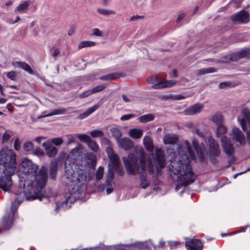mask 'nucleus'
Instances as JSON below:
<instances>
[{
	"instance_id": "obj_1",
	"label": "nucleus",
	"mask_w": 250,
	"mask_h": 250,
	"mask_svg": "<svg viewBox=\"0 0 250 250\" xmlns=\"http://www.w3.org/2000/svg\"><path fill=\"white\" fill-rule=\"evenodd\" d=\"M168 153L171 157L169 170L177 176V182L182 186L192 183L195 176L192 170L190 160H195V156L188 141L178 145L177 153L173 149H169Z\"/></svg>"
},
{
	"instance_id": "obj_2",
	"label": "nucleus",
	"mask_w": 250,
	"mask_h": 250,
	"mask_svg": "<svg viewBox=\"0 0 250 250\" xmlns=\"http://www.w3.org/2000/svg\"><path fill=\"white\" fill-rule=\"evenodd\" d=\"M21 166L23 169L19 176L20 187L26 186V194L31 188L36 189V192L38 190L43 192L48 178L47 168L42 166L38 172V166L27 158L22 160Z\"/></svg>"
},
{
	"instance_id": "obj_3",
	"label": "nucleus",
	"mask_w": 250,
	"mask_h": 250,
	"mask_svg": "<svg viewBox=\"0 0 250 250\" xmlns=\"http://www.w3.org/2000/svg\"><path fill=\"white\" fill-rule=\"evenodd\" d=\"M146 154L142 148H135L134 152L130 153L128 157L122 159L126 172L128 175L140 174V187L146 189L150 185L146 173Z\"/></svg>"
},
{
	"instance_id": "obj_4",
	"label": "nucleus",
	"mask_w": 250,
	"mask_h": 250,
	"mask_svg": "<svg viewBox=\"0 0 250 250\" xmlns=\"http://www.w3.org/2000/svg\"><path fill=\"white\" fill-rule=\"evenodd\" d=\"M16 154L7 147H3L0 152V188L9 191L12 185L11 176L16 168Z\"/></svg>"
},
{
	"instance_id": "obj_5",
	"label": "nucleus",
	"mask_w": 250,
	"mask_h": 250,
	"mask_svg": "<svg viewBox=\"0 0 250 250\" xmlns=\"http://www.w3.org/2000/svg\"><path fill=\"white\" fill-rule=\"evenodd\" d=\"M26 186H23V189H21L20 191H17V197L15 200L12 203L10 210L12 213L13 216H14L17 212L18 206L25 199L26 200L30 201L35 199H39L42 201V198L44 197L43 192L40 190H38L36 192V189L34 188H29V193H25L26 190Z\"/></svg>"
},
{
	"instance_id": "obj_6",
	"label": "nucleus",
	"mask_w": 250,
	"mask_h": 250,
	"mask_svg": "<svg viewBox=\"0 0 250 250\" xmlns=\"http://www.w3.org/2000/svg\"><path fill=\"white\" fill-rule=\"evenodd\" d=\"M153 162L151 159L147 160L148 172L152 174L154 173L155 169L157 172L162 168L165 167L166 160L164 152L162 148H157L155 150V154L153 156Z\"/></svg>"
},
{
	"instance_id": "obj_7",
	"label": "nucleus",
	"mask_w": 250,
	"mask_h": 250,
	"mask_svg": "<svg viewBox=\"0 0 250 250\" xmlns=\"http://www.w3.org/2000/svg\"><path fill=\"white\" fill-rule=\"evenodd\" d=\"M83 168L82 166L81 168L77 167V165L73 163L70 169L67 168L66 170L68 179L75 184L85 181L86 175L84 169Z\"/></svg>"
},
{
	"instance_id": "obj_8",
	"label": "nucleus",
	"mask_w": 250,
	"mask_h": 250,
	"mask_svg": "<svg viewBox=\"0 0 250 250\" xmlns=\"http://www.w3.org/2000/svg\"><path fill=\"white\" fill-rule=\"evenodd\" d=\"M157 76H151L148 77L146 80L147 83L153 84L152 87L155 89L171 87L176 83L175 80H166L161 82H157Z\"/></svg>"
},
{
	"instance_id": "obj_9",
	"label": "nucleus",
	"mask_w": 250,
	"mask_h": 250,
	"mask_svg": "<svg viewBox=\"0 0 250 250\" xmlns=\"http://www.w3.org/2000/svg\"><path fill=\"white\" fill-rule=\"evenodd\" d=\"M221 144L222 147L225 153L229 156H231V161L230 163H233L235 160V157L232 156L234 151V149L230 140L226 136H224L221 138Z\"/></svg>"
},
{
	"instance_id": "obj_10",
	"label": "nucleus",
	"mask_w": 250,
	"mask_h": 250,
	"mask_svg": "<svg viewBox=\"0 0 250 250\" xmlns=\"http://www.w3.org/2000/svg\"><path fill=\"white\" fill-rule=\"evenodd\" d=\"M230 19L233 22L246 23L250 21V15L247 11L243 10L231 15Z\"/></svg>"
},
{
	"instance_id": "obj_11",
	"label": "nucleus",
	"mask_w": 250,
	"mask_h": 250,
	"mask_svg": "<svg viewBox=\"0 0 250 250\" xmlns=\"http://www.w3.org/2000/svg\"><path fill=\"white\" fill-rule=\"evenodd\" d=\"M231 136L232 139L238 142L241 145L246 143V139L244 133L242 131L236 127H233L232 129Z\"/></svg>"
},
{
	"instance_id": "obj_12",
	"label": "nucleus",
	"mask_w": 250,
	"mask_h": 250,
	"mask_svg": "<svg viewBox=\"0 0 250 250\" xmlns=\"http://www.w3.org/2000/svg\"><path fill=\"white\" fill-rule=\"evenodd\" d=\"M187 250H202L203 244L201 241L197 239H190L186 241L185 244Z\"/></svg>"
},
{
	"instance_id": "obj_13",
	"label": "nucleus",
	"mask_w": 250,
	"mask_h": 250,
	"mask_svg": "<svg viewBox=\"0 0 250 250\" xmlns=\"http://www.w3.org/2000/svg\"><path fill=\"white\" fill-rule=\"evenodd\" d=\"M208 142L211 154L214 156H219L220 153V149L217 142L212 136L208 137Z\"/></svg>"
},
{
	"instance_id": "obj_14",
	"label": "nucleus",
	"mask_w": 250,
	"mask_h": 250,
	"mask_svg": "<svg viewBox=\"0 0 250 250\" xmlns=\"http://www.w3.org/2000/svg\"><path fill=\"white\" fill-rule=\"evenodd\" d=\"M204 106L200 104H196L186 109L184 111V114L186 115H192L200 113L202 110Z\"/></svg>"
},
{
	"instance_id": "obj_15",
	"label": "nucleus",
	"mask_w": 250,
	"mask_h": 250,
	"mask_svg": "<svg viewBox=\"0 0 250 250\" xmlns=\"http://www.w3.org/2000/svg\"><path fill=\"white\" fill-rule=\"evenodd\" d=\"M44 147L46 155L49 157L55 156L58 153V149L50 142H45L42 145Z\"/></svg>"
},
{
	"instance_id": "obj_16",
	"label": "nucleus",
	"mask_w": 250,
	"mask_h": 250,
	"mask_svg": "<svg viewBox=\"0 0 250 250\" xmlns=\"http://www.w3.org/2000/svg\"><path fill=\"white\" fill-rule=\"evenodd\" d=\"M118 146L125 150H129L134 146V142L127 137L121 139L117 142Z\"/></svg>"
},
{
	"instance_id": "obj_17",
	"label": "nucleus",
	"mask_w": 250,
	"mask_h": 250,
	"mask_svg": "<svg viewBox=\"0 0 250 250\" xmlns=\"http://www.w3.org/2000/svg\"><path fill=\"white\" fill-rule=\"evenodd\" d=\"M243 118L239 119L240 125L244 131L246 130L245 124L248 123L250 126V110L245 108L242 111Z\"/></svg>"
},
{
	"instance_id": "obj_18",
	"label": "nucleus",
	"mask_w": 250,
	"mask_h": 250,
	"mask_svg": "<svg viewBox=\"0 0 250 250\" xmlns=\"http://www.w3.org/2000/svg\"><path fill=\"white\" fill-rule=\"evenodd\" d=\"M12 66L15 68H21L30 74H33L34 72L30 65L23 62L14 61L12 63Z\"/></svg>"
},
{
	"instance_id": "obj_19",
	"label": "nucleus",
	"mask_w": 250,
	"mask_h": 250,
	"mask_svg": "<svg viewBox=\"0 0 250 250\" xmlns=\"http://www.w3.org/2000/svg\"><path fill=\"white\" fill-rule=\"evenodd\" d=\"M153 244L149 241L145 242H138L135 246V249L138 250H151L152 247H154Z\"/></svg>"
},
{
	"instance_id": "obj_20",
	"label": "nucleus",
	"mask_w": 250,
	"mask_h": 250,
	"mask_svg": "<svg viewBox=\"0 0 250 250\" xmlns=\"http://www.w3.org/2000/svg\"><path fill=\"white\" fill-rule=\"evenodd\" d=\"M178 137L174 134H167L164 136L163 142L165 145H174L178 141Z\"/></svg>"
},
{
	"instance_id": "obj_21",
	"label": "nucleus",
	"mask_w": 250,
	"mask_h": 250,
	"mask_svg": "<svg viewBox=\"0 0 250 250\" xmlns=\"http://www.w3.org/2000/svg\"><path fill=\"white\" fill-rule=\"evenodd\" d=\"M100 106V104H97L94 105L93 106L88 108L83 113L79 115L77 117L78 119H83L87 117L88 116L93 113L95 111H96L98 108H99Z\"/></svg>"
},
{
	"instance_id": "obj_22",
	"label": "nucleus",
	"mask_w": 250,
	"mask_h": 250,
	"mask_svg": "<svg viewBox=\"0 0 250 250\" xmlns=\"http://www.w3.org/2000/svg\"><path fill=\"white\" fill-rule=\"evenodd\" d=\"M143 130L141 128H132L129 130V136L134 139H140L143 135Z\"/></svg>"
},
{
	"instance_id": "obj_23",
	"label": "nucleus",
	"mask_w": 250,
	"mask_h": 250,
	"mask_svg": "<svg viewBox=\"0 0 250 250\" xmlns=\"http://www.w3.org/2000/svg\"><path fill=\"white\" fill-rule=\"evenodd\" d=\"M237 55L235 53L228 54L223 56L220 60H218L216 61L217 63H228L230 61L235 62L237 61Z\"/></svg>"
},
{
	"instance_id": "obj_24",
	"label": "nucleus",
	"mask_w": 250,
	"mask_h": 250,
	"mask_svg": "<svg viewBox=\"0 0 250 250\" xmlns=\"http://www.w3.org/2000/svg\"><path fill=\"white\" fill-rule=\"evenodd\" d=\"M58 170V163L56 161H52L50 165L49 177L51 179H55Z\"/></svg>"
},
{
	"instance_id": "obj_25",
	"label": "nucleus",
	"mask_w": 250,
	"mask_h": 250,
	"mask_svg": "<svg viewBox=\"0 0 250 250\" xmlns=\"http://www.w3.org/2000/svg\"><path fill=\"white\" fill-rule=\"evenodd\" d=\"M86 158L89 161H86L84 165H86L88 167H95L97 161L96 155L92 153H88Z\"/></svg>"
},
{
	"instance_id": "obj_26",
	"label": "nucleus",
	"mask_w": 250,
	"mask_h": 250,
	"mask_svg": "<svg viewBox=\"0 0 250 250\" xmlns=\"http://www.w3.org/2000/svg\"><path fill=\"white\" fill-rule=\"evenodd\" d=\"M82 148L80 146H76L69 152V156L75 160L78 157L82 155Z\"/></svg>"
},
{
	"instance_id": "obj_27",
	"label": "nucleus",
	"mask_w": 250,
	"mask_h": 250,
	"mask_svg": "<svg viewBox=\"0 0 250 250\" xmlns=\"http://www.w3.org/2000/svg\"><path fill=\"white\" fill-rule=\"evenodd\" d=\"M143 144L148 150L152 151L153 150V141L150 137L148 136H145L143 139Z\"/></svg>"
},
{
	"instance_id": "obj_28",
	"label": "nucleus",
	"mask_w": 250,
	"mask_h": 250,
	"mask_svg": "<svg viewBox=\"0 0 250 250\" xmlns=\"http://www.w3.org/2000/svg\"><path fill=\"white\" fill-rule=\"evenodd\" d=\"M237 55V61L243 58H250V48H247L241 50L237 53H235Z\"/></svg>"
},
{
	"instance_id": "obj_29",
	"label": "nucleus",
	"mask_w": 250,
	"mask_h": 250,
	"mask_svg": "<svg viewBox=\"0 0 250 250\" xmlns=\"http://www.w3.org/2000/svg\"><path fill=\"white\" fill-rule=\"evenodd\" d=\"M12 225V220L10 215L7 214L3 216L2 220V226L4 229H9Z\"/></svg>"
},
{
	"instance_id": "obj_30",
	"label": "nucleus",
	"mask_w": 250,
	"mask_h": 250,
	"mask_svg": "<svg viewBox=\"0 0 250 250\" xmlns=\"http://www.w3.org/2000/svg\"><path fill=\"white\" fill-rule=\"evenodd\" d=\"M193 146L196 151L197 157L201 162H203L204 161V155L203 152L200 149H198V144L195 140H193L192 141Z\"/></svg>"
},
{
	"instance_id": "obj_31",
	"label": "nucleus",
	"mask_w": 250,
	"mask_h": 250,
	"mask_svg": "<svg viewBox=\"0 0 250 250\" xmlns=\"http://www.w3.org/2000/svg\"><path fill=\"white\" fill-rule=\"evenodd\" d=\"M155 119L153 114L149 113L140 116L138 120L139 122L144 123L153 121Z\"/></svg>"
},
{
	"instance_id": "obj_32",
	"label": "nucleus",
	"mask_w": 250,
	"mask_h": 250,
	"mask_svg": "<svg viewBox=\"0 0 250 250\" xmlns=\"http://www.w3.org/2000/svg\"><path fill=\"white\" fill-rule=\"evenodd\" d=\"M227 132V128L223 124L217 125L216 134L219 137H223Z\"/></svg>"
},
{
	"instance_id": "obj_33",
	"label": "nucleus",
	"mask_w": 250,
	"mask_h": 250,
	"mask_svg": "<svg viewBox=\"0 0 250 250\" xmlns=\"http://www.w3.org/2000/svg\"><path fill=\"white\" fill-rule=\"evenodd\" d=\"M212 121L217 125L223 124L224 122L223 116L221 114H216L212 116Z\"/></svg>"
},
{
	"instance_id": "obj_34",
	"label": "nucleus",
	"mask_w": 250,
	"mask_h": 250,
	"mask_svg": "<svg viewBox=\"0 0 250 250\" xmlns=\"http://www.w3.org/2000/svg\"><path fill=\"white\" fill-rule=\"evenodd\" d=\"M120 77V75L119 73H113L102 76L100 77V79L103 81H106L108 80H115L117 78H119Z\"/></svg>"
},
{
	"instance_id": "obj_35",
	"label": "nucleus",
	"mask_w": 250,
	"mask_h": 250,
	"mask_svg": "<svg viewBox=\"0 0 250 250\" xmlns=\"http://www.w3.org/2000/svg\"><path fill=\"white\" fill-rule=\"evenodd\" d=\"M114 177V175L113 171L110 169H109L108 172L106 175V186H111Z\"/></svg>"
},
{
	"instance_id": "obj_36",
	"label": "nucleus",
	"mask_w": 250,
	"mask_h": 250,
	"mask_svg": "<svg viewBox=\"0 0 250 250\" xmlns=\"http://www.w3.org/2000/svg\"><path fill=\"white\" fill-rule=\"evenodd\" d=\"M111 132L117 142H118L121 139V137L122 136V133L121 130L117 128L114 127L111 129Z\"/></svg>"
},
{
	"instance_id": "obj_37",
	"label": "nucleus",
	"mask_w": 250,
	"mask_h": 250,
	"mask_svg": "<svg viewBox=\"0 0 250 250\" xmlns=\"http://www.w3.org/2000/svg\"><path fill=\"white\" fill-rule=\"evenodd\" d=\"M97 11L99 14L103 16H109L114 15L116 13V12L114 10L103 8H98Z\"/></svg>"
},
{
	"instance_id": "obj_38",
	"label": "nucleus",
	"mask_w": 250,
	"mask_h": 250,
	"mask_svg": "<svg viewBox=\"0 0 250 250\" xmlns=\"http://www.w3.org/2000/svg\"><path fill=\"white\" fill-rule=\"evenodd\" d=\"M89 148L91 149L93 152H97L99 150V146L97 143L92 139L87 144Z\"/></svg>"
},
{
	"instance_id": "obj_39",
	"label": "nucleus",
	"mask_w": 250,
	"mask_h": 250,
	"mask_svg": "<svg viewBox=\"0 0 250 250\" xmlns=\"http://www.w3.org/2000/svg\"><path fill=\"white\" fill-rule=\"evenodd\" d=\"M66 113V109L64 108L56 109L50 112L47 115H44L43 117H49L55 115H61Z\"/></svg>"
},
{
	"instance_id": "obj_40",
	"label": "nucleus",
	"mask_w": 250,
	"mask_h": 250,
	"mask_svg": "<svg viewBox=\"0 0 250 250\" xmlns=\"http://www.w3.org/2000/svg\"><path fill=\"white\" fill-rule=\"evenodd\" d=\"M111 163L114 166H118L121 164L119 156L116 153L108 157Z\"/></svg>"
},
{
	"instance_id": "obj_41",
	"label": "nucleus",
	"mask_w": 250,
	"mask_h": 250,
	"mask_svg": "<svg viewBox=\"0 0 250 250\" xmlns=\"http://www.w3.org/2000/svg\"><path fill=\"white\" fill-rule=\"evenodd\" d=\"M96 44V43L92 41H83L81 42L79 45L78 48L81 49L84 47L93 46Z\"/></svg>"
},
{
	"instance_id": "obj_42",
	"label": "nucleus",
	"mask_w": 250,
	"mask_h": 250,
	"mask_svg": "<svg viewBox=\"0 0 250 250\" xmlns=\"http://www.w3.org/2000/svg\"><path fill=\"white\" fill-rule=\"evenodd\" d=\"M30 5V2L28 1H24L23 3H21L19 5V6L15 9V11H18L19 12H21L23 10H24L29 7Z\"/></svg>"
},
{
	"instance_id": "obj_43",
	"label": "nucleus",
	"mask_w": 250,
	"mask_h": 250,
	"mask_svg": "<svg viewBox=\"0 0 250 250\" xmlns=\"http://www.w3.org/2000/svg\"><path fill=\"white\" fill-rule=\"evenodd\" d=\"M104 172V168L102 166L99 167L96 172V178L97 180H100L103 178Z\"/></svg>"
},
{
	"instance_id": "obj_44",
	"label": "nucleus",
	"mask_w": 250,
	"mask_h": 250,
	"mask_svg": "<svg viewBox=\"0 0 250 250\" xmlns=\"http://www.w3.org/2000/svg\"><path fill=\"white\" fill-rule=\"evenodd\" d=\"M75 194V193H71V192H70L68 195H66L65 196V200L64 201L65 204H67L68 203H72V202H73L75 200V199L77 198V196Z\"/></svg>"
},
{
	"instance_id": "obj_45",
	"label": "nucleus",
	"mask_w": 250,
	"mask_h": 250,
	"mask_svg": "<svg viewBox=\"0 0 250 250\" xmlns=\"http://www.w3.org/2000/svg\"><path fill=\"white\" fill-rule=\"evenodd\" d=\"M90 135L93 138L102 137L104 135V132L100 129H95L91 131Z\"/></svg>"
},
{
	"instance_id": "obj_46",
	"label": "nucleus",
	"mask_w": 250,
	"mask_h": 250,
	"mask_svg": "<svg viewBox=\"0 0 250 250\" xmlns=\"http://www.w3.org/2000/svg\"><path fill=\"white\" fill-rule=\"evenodd\" d=\"M216 71V69L214 67H209L207 68L201 69L199 71V73L201 75L205 74L213 73Z\"/></svg>"
},
{
	"instance_id": "obj_47",
	"label": "nucleus",
	"mask_w": 250,
	"mask_h": 250,
	"mask_svg": "<svg viewBox=\"0 0 250 250\" xmlns=\"http://www.w3.org/2000/svg\"><path fill=\"white\" fill-rule=\"evenodd\" d=\"M106 87V85L101 84L97 85L91 89L93 94L101 92L104 90Z\"/></svg>"
},
{
	"instance_id": "obj_48",
	"label": "nucleus",
	"mask_w": 250,
	"mask_h": 250,
	"mask_svg": "<svg viewBox=\"0 0 250 250\" xmlns=\"http://www.w3.org/2000/svg\"><path fill=\"white\" fill-rule=\"evenodd\" d=\"M78 138L81 141L87 144L91 139L90 136L86 134H79L78 135Z\"/></svg>"
},
{
	"instance_id": "obj_49",
	"label": "nucleus",
	"mask_w": 250,
	"mask_h": 250,
	"mask_svg": "<svg viewBox=\"0 0 250 250\" xmlns=\"http://www.w3.org/2000/svg\"><path fill=\"white\" fill-rule=\"evenodd\" d=\"M50 143L57 146H59L62 144L63 140L61 138H54L51 139Z\"/></svg>"
},
{
	"instance_id": "obj_50",
	"label": "nucleus",
	"mask_w": 250,
	"mask_h": 250,
	"mask_svg": "<svg viewBox=\"0 0 250 250\" xmlns=\"http://www.w3.org/2000/svg\"><path fill=\"white\" fill-rule=\"evenodd\" d=\"M92 94H93V93L91 89H90L82 92L79 95V97L80 98L83 99L87 97Z\"/></svg>"
},
{
	"instance_id": "obj_51",
	"label": "nucleus",
	"mask_w": 250,
	"mask_h": 250,
	"mask_svg": "<svg viewBox=\"0 0 250 250\" xmlns=\"http://www.w3.org/2000/svg\"><path fill=\"white\" fill-rule=\"evenodd\" d=\"M7 77L12 81H15L17 77V73L15 71H11L6 73Z\"/></svg>"
},
{
	"instance_id": "obj_52",
	"label": "nucleus",
	"mask_w": 250,
	"mask_h": 250,
	"mask_svg": "<svg viewBox=\"0 0 250 250\" xmlns=\"http://www.w3.org/2000/svg\"><path fill=\"white\" fill-rule=\"evenodd\" d=\"M116 169V172L119 176H122L125 174V171L123 167L121 166V164L118 166H114Z\"/></svg>"
},
{
	"instance_id": "obj_53",
	"label": "nucleus",
	"mask_w": 250,
	"mask_h": 250,
	"mask_svg": "<svg viewBox=\"0 0 250 250\" xmlns=\"http://www.w3.org/2000/svg\"><path fill=\"white\" fill-rule=\"evenodd\" d=\"M33 147V144L30 142L25 143L23 146V149L25 151H29Z\"/></svg>"
},
{
	"instance_id": "obj_54",
	"label": "nucleus",
	"mask_w": 250,
	"mask_h": 250,
	"mask_svg": "<svg viewBox=\"0 0 250 250\" xmlns=\"http://www.w3.org/2000/svg\"><path fill=\"white\" fill-rule=\"evenodd\" d=\"M91 35L97 37H103L104 36L103 33L98 28L93 29L92 33Z\"/></svg>"
},
{
	"instance_id": "obj_55",
	"label": "nucleus",
	"mask_w": 250,
	"mask_h": 250,
	"mask_svg": "<svg viewBox=\"0 0 250 250\" xmlns=\"http://www.w3.org/2000/svg\"><path fill=\"white\" fill-rule=\"evenodd\" d=\"M135 116V115L134 114H126L122 116L121 117V120L122 121H125V120H128L130 119L133 118Z\"/></svg>"
},
{
	"instance_id": "obj_56",
	"label": "nucleus",
	"mask_w": 250,
	"mask_h": 250,
	"mask_svg": "<svg viewBox=\"0 0 250 250\" xmlns=\"http://www.w3.org/2000/svg\"><path fill=\"white\" fill-rule=\"evenodd\" d=\"M190 97V96H183L182 95H175L173 96V99L175 100H181Z\"/></svg>"
},
{
	"instance_id": "obj_57",
	"label": "nucleus",
	"mask_w": 250,
	"mask_h": 250,
	"mask_svg": "<svg viewBox=\"0 0 250 250\" xmlns=\"http://www.w3.org/2000/svg\"><path fill=\"white\" fill-rule=\"evenodd\" d=\"M243 0H231L230 2L234 4V6L236 8L240 6Z\"/></svg>"
},
{
	"instance_id": "obj_58",
	"label": "nucleus",
	"mask_w": 250,
	"mask_h": 250,
	"mask_svg": "<svg viewBox=\"0 0 250 250\" xmlns=\"http://www.w3.org/2000/svg\"><path fill=\"white\" fill-rule=\"evenodd\" d=\"M106 152L108 157L115 154L112 148L110 147H107L106 148Z\"/></svg>"
},
{
	"instance_id": "obj_59",
	"label": "nucleus",
	"mask_w": 250,
	"mask_h": 250,
	"mask_svg": "<svg viewBox=\"0 0 250 250\" xmlns=\"http://www.w3.org/2000/svg\"><path fill=\"white\" fill-rule=\"evenodd\" d=\"M34 154L38 156H42L44 155V152L40 149H36L33 152Z\"/></svg>"
},
{
	"instance_id": "obj_60",
	"label": "nucleus",
	"mask_w": 250,
	"mask_h": 250,
	"mask_svg": "<svg viewBox=\"0 0 250 250\" xmlns=\"http://www.w3.org/2000/svg\"><path fill=\"white\" fill-rule=\"evenodd\" d=\"M14 148L16 150H19L20 148V143L18 139H15L14 143Z\"/></svg>"
},
{
	"instance_id": "obj_61",
	"label": "nucleus",
	"mask_w": 250,
	"mask_h": 250,
	"mask_svg": "<svg viewBox=\"0 0 250 250\" xmlns=\"http://www.w3.org/2000/svg\"><path fill=\"white\" fill-rule=\"evenodd\" d=\"M75 142V137L73 135H71L69 136L67 142L66 143L67 145H69Z\"/></svg>"
},
{
	"instance_id": "obj_62",
	"label": "nucleus",
	"mask_w": 250,
	"mask_h": 250,
	"mask_svg": "<svg viewBox=\"0 0 250 250\" xmlns=\"http://www.w3.org/2000/svg\"><path fill=\"white\" fill-rule=\"evenodd\" d=\"M180 243L178 242H169V246L171 249H174L178 246Z\"/></svg>"
},
{
	"instance_id": "obj_63",
	"label": "nucleus",
	"mask_w": 250,
	"mask_h": 250,
	"mask_svg": "<svg viewBox=\"0 0 250 250\" xmlns=\"http://www.w3.org/2000/svg\"><path fill=\"white\" fill-rule=\"evenodd\" d=\"M230 85V83L229 82H228V83L222 82V83H220L219 86L220 88H224L227 86H229Z\"/></svg>"
},
{
	"instance_id": "obj_64",
	"label": "nucleus",
	"mask_w": 250,
	"mask_h": 250,
	"mask_svg": "<svg viewBox=\"0 0 250 250\" xmlns=\"http://www.w3.org/2000/svg\"><path fill=\"white\" fill-rule=\"evenodd\" d=\"M185 14L184 13H183V12L180 13L176 19V22L178 23L180 21H181L184 19V18L185 17Z\"/></svg>"
}]
</instances>
